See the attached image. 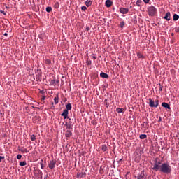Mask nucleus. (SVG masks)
<instances>
[{"instance_id":"1","label":"nucleus","mask_w":179,"mask_h":179,"mask_svg":"<svg viewBox=\"0 0 179 179\" xmlns=\"http://www.w3.org/2000/svg\"><path fill=\"white\" fill-rule=\"evenodd\" d=\"M152 169L154 171H159V169L161 172H164L166 174H169L171 172V167L169 166V164L164 163L161 164V162H157V160H155Z\"/></svg>"},{"instance_id":"2","label":"nucleus","mask_w":179,"mask_h":179,"mask_svg":"<svg viewBox=\"0 0 179 179\" xmlns=\"http://www.w3.org/2000/svg\"><path fill=\"white\" fill-rule=\"evenodd\" d=\"M148 14L149 15H155L157 14V8L154 7L153 5H151L150 7L148 8Z\"/></svg>"},{"instance_id":"3","label":"nucleus","mask_w":179,"mask_h":179,"mask_svg":"<svg viewBox=\"0 0 179 179\" xmlns=\"http://www.w3.org/2000/svg\"><path fill=\"white\" fill-rule=\"evenodd\" d=\"M148 103L150 107H157L159 106V99H149Z\"/></svg>"},{"instance_id":"4","label":"nucleus","mask_w":179,"mask_h":179,"mask_svg":"<svg viewBox=\"0 0 179 179\" xmlns=\"http://www.w3.org/2000/svg\"><path fill=\"white\" fill-rule=\"evenodd\" d=\"M120 12L121 13V14H128L129 8L120 7Z\"/></svg>"},{"instance_id":"5","label":"nucleus","mask_w":179,"mask_h":179,"mask_svg":"<svg viewBox=\"0 0 179 179\" xmlns=\"http://www.w3.org/2000/svg\"><path fill=\"white\" fill-rule=\"evenodd\" d=\"M164 19H166V21H170V20L171 19V12H166V14H165Z\"/></svg>"},{"instance_id":"6","label":"nucleus","mask_w":179,"mask_h":179,"mask_svg":"<svg viewBox=\"0 0 179 179\" xmlns=\"http://www.w3.org/2000/svg\"><path fill=\"white\" fill-rule=\"evenodd\" d=\"M66 109L64 110V113H68L69 110H71V109H72L71 103H66Z\"/></svg>"},{"instance_id":"7","label":"nucleus","mask_w":179,"mask_h":179,"mask_svg":"<svg viewBox=\"0 0 179 179\" xmlns=\"http://www.w3.org/2000/svg\"><path fill=\"white\" fill-rule=\"evenodd\" d=\"M55 164V160H50V162L48 164V167H50V169H54Z\"/></svg>"},{"instance_id":"8","label":"nucleus","mask_w":179,"mask_h":179,"mask_svg":"<svg viewBox=\"0 0 179 179\" xmlns=\"http://www.w3.org/2000/svg\"><path fill=\"white\" fill-rule=\"evenodd\" d=\"M162 106L165 107V109H171L170 105L167 102H162Z\"/></svg>"},{"instance_id":"9","label":"nucleus","mask_w":179,"mask_h":179,"mask_svg":"<svg viewBox=\"0 0 179 179\" xmlns=\"http://www.w3.org/2000/svg\"><path fill=\"white\" fill-rule=\"evenodd\" d=\"M101 77H103L104 79H108V74H106V72H101V74H100Z\"/></svg>"},{"instance_id":"10","label":"nucleus","mask_w":179,"mask_h":179,"mask_svg":"<svg viewBox=\"0 0 179 179\" xmlns=\"http://www.w3.org/2000/svg\"><path fill=\"white\" fill-rule=\"evenodd\" d=\"M106 6H111L113 5V1L111 0H106Z\"/></svg>"},{"instance_id":"11","label":"nucleus","mask_w":179,"mask_h":179,"mask_svg":"<svg viewBox=\"0 0 179 179\" xmlns=\"http://www.w3.org/2000/svg\"><path fill=\"white\" fill-rule=\"evenodd\" d=\"M85 176H86V173H77L78 178H85Z\"/></svg>"},{"instance_id":"12","label":"nucleus","mask_w":179,"mask_h":179,"mask_svg":"<svg viewBox=\"0 0 179 179\" xmlns=\"http://www.w3.org/2000/svg\"><path fill=\"white\" fill-rule=\"evenodd\" d=\"M85 5L87 6H90V5H92V1L91 0H86Z\"/></svg>"},{"instance_id":"13","label":"nucleus","mask_w":179,"mask_h":179,"mask_svg":"<svg viewBox=\"0 0 179 179\" xmlns=\"http://www.w3.org/2000/svg\"><path fill=\"white\" fill-rule=\"evenodd\" d=\"M173 21H178L179 19V15L178 14H173Z\"/></svg>"},{"instance_id":"14","label":"nucleus","mask_w":179,"mask_h":179,"mask_svg":"<svg viewBox=\"0 0 179 179\" xmlns=\"http://www.w3.org/2000/svg\"><path fill=\"white\" fill-rule=\"evenodd\" d=\"M71 135H72V132L71 131V130H66V137H71Z\"/></svg>"},{"instance_id":"15","label":"nucleus","mask_w":179,"mask_h":179,"mask_svg":"<svg viewBox=\"0 0 179 179\" xmlns=\"http://www.w3.org/2000/svg\"><path fill=\"white\" fill-rule=\"evenodd\" d=\"M147 134H141L140 139H146Z\"/></svg>"},{"instance_id":"16","label":"nucleus","mask_w":179,"mask_h":179,"mask_svg":"<svg viewBox=\"0 0 179 179\" xmlns=\"http://www.w3.org/2000/svg\"><path fill=\"white\" fill-rule=\"evenodd\" d=\"M55 103H59V95H56L54 99Z\"/></svg>"},{"instance_id":"17","label":"nucleus","mask_w":179,"mask_h":179,"mask_svg":"<svg viewBox=\"0 0 179 179\" xmlns=\"http://www.w3.org/2000/svg\"><path fill=\"white\" fill-rule=\"evenodd\" d=\"M20 151H21L22 153H29V151H28L26 148H21V149H20Z\"/></svg>"},{"instance_id":"18","label":"nucleus","mask_w":179,"mask_h":179,"mask_svg":"<svg viewBox=\"0 0 179 179\" xmlns=\"http://www.w3.org/2000/svg\"><path fill=\"white\" fill-rule=\"evenodd\" d=\"M26 164H27V163H26V162H24V161L20 162V166H21V167L26 166Z\"/></svg>"},{"instance_id":"19","label":"nucleus","mask_w":179,"mask_h":179,"mask_svg":"<svg viewBox=\"0 0 179 179\" xmlns=\"http://www.w3.org/2000/svg\"><path fill=\"white\" fill-rule=\"evenodd\" d=\"M117 113H123L124 109H121L120 107H117Z\"/></svg>"},{"instance_id":"20","label":"nucleus","mask_w":179,"mask_h":179,"mask_svg":"<svg viewBox=\"0 0 179 179\" xmlns=\"http://www.w3.org/2000/svg\"><path fill=\"white\" fill-rule=\"evenodd\" d=\"M68 113H62V116H64V120H66L68 117Z\"/></svg>"},{"instance_id":"21","label":"nucleus","mask_w":179,"mask_h":179,"mask_svg":"<svg viewBox=\"0 0 179 179\" xmlns=\"http://www.w3.org/2000/svg\"><path fill=\"white\" fill-rule=\"evenodd\" d=\"M102 150H103V151H107L108 148L106 146V144H103Z\"/></svg>"},{"instance_id":"22","label":"nucleus","mask_w":179,"mask_h":179,"mask_svg":"<svg viewBox=\"0 0 179 179\" xmlns=\"http://www.w3.org/2000/svg\"><path fill=\"white\" fill-rule=\"evenodd\" d=\"M137 56L138 58H144L143 55H142V52H138Z\"/></svg>"},{"instance_id":"23","label":"nucleus","mask_w":179,"mask_h":179,"mask_svg":"<svg viewBox=\"0 0 179 179\" xmlns=\"http://www.w3.org/2000/svg\"><path fill=\"white\" fill-rule=\"evenodd\" d=\"M120 28H124V26H125V22H124V21H122V22H120Z\"/></svg>"},{"instance_id":"24","label":"nucleus","mask_w":179,"mask_h":179,"mask_svg":"<svg viewBox=\"0 0 179 179\" xmlns=\"http://www.w3.org/2000/svg\"><path fill=\"white\" fill-rule=\"evenodd\" d=\"M52 7H46V11L47 12H52Z\"/></svg>"},{"instance_id":"25","label":"nucleus","mask_w":179,"mask_h":179,"mask_svg":"<svg viewBox=\"0 0 179 179\" xmlns=\"http://www.w3.org/2000/svg\"><path fill=\"white\" fill-rule=\"evenodd\" d=\"M141 3H142L141 0H137L136 5H138V6H141Z\"/></svg>"},{"instance_id":"26","label":"nucleus","mask_w":179,"mask_h":179,"mask_svg":"<svg viewBox=\"0 0 179 179\" xmlns=\"http://www.w3.org/2000/svg\"><path fill=\"white\" fill-rule=\"evenodd\" d=\"M31 141H36V136L34 134L31 136Z\"/></svg>"},{"instance_id":"27","label":"nucleus","mask_w":179,"mask_h":179,"mask_svg":"<svg viewBox=\"0 0 179 179\" xmlns=\"http://www.w3.org/2000/svg\"><path fill=\"white\" fill-rule=\"evenodd\" d=\"M143 178V174H138L137 179H142Z\"/></svg>"},{"instance_id":"28","label":"nucleus","mask_w":179,"mask_h":179,"mask_svg":"<svg viewBox=\"0 0 179 179\" xmlns=\"http://www.w3.org/2000/svg\"><path fill=\"white\" fill-rule=\"evenodd\" d=\"M41 165V168L42 169V170H44V167H45V166L44 165V164L43 162L40 163Z\"/></svg>"},{"instance_id":"29","label":"nucleus","mask_w":179,"mask_h":179,"mask_svg":"<svg viewBox=\"0 0 179 179\" xmlns=\"http://www.w3.org/2000/svg\"><path fill=\"white\" fill-rule=\"evenodd\" d=\"M104 103H105V105L106 106V107H108L109 103H108L107 99H105V100H104Z\"/></svg>"},{"instance_id":"30","label":"nucleus","mask_w":179,"mask_h":179,"mask_svg":"<svg viewBox=\"0 0 179 179\" xmlns=\"http://www.w3.org/2000/svg\"><path fill=\"white\" fill-rule=\"evenodd\" d=\"M17 159L18 160H20V159H22V155L18 154V155H17Z\"/></svg>"},{"instance_id":"31","label":"nucleus","mask_w":179,"mask_h":179,"mask_svg":"<svg viewBox=\"0 0 179 179\" xmlns=\"http://www.w3.org/2000/svg\"><path fill=\"white\" fill-rule=\"evenodd\" d=\"M82 10H87V7L85 5H83V7H81Z\"/></svg>"},{"instance_id":"32","label":"nucleus","mask_w":179,"mask_h":179,"mask_svg":"<svg viewBox=\"0 0 179 179\" xmlns=\"http://www.w3.org/2000/svg\"><path fill=\"white\" fill-rule=\"evenodd\" d=\"M66 127L67 128H71V125L70 123H66Z\"/></svg>"},{"instance_id":"33","label":"nucleus","mask_w":179,"mask_h":179,"mask_svg":"<svg viewBox=\"0 0 179 179\" xmlns=\"http://www.w3.org/2000/svg\"><path fill=\"white\" fill-rule=\"evenodd\" d=\"M162 90H163V86L159 85V92H162Z\"/></svg>"},{"instance_id":"34","label":"nucleus","mask_w":179,"mask_h":179,"mask_svg":"<svg viewBox=\"0 0 179 179\" xmlns=\"http://www.w3.org/2000/svg\"><path fill=\"white\" fill-rule=\"evenodd\" d=\"M145 3H149V2L150 1V0H143Z\"/></svg>"},{"instance_id":"35","label":"nucleus","mask_w":179,"mask_h":179,"mask_svg":"<svg viewBox=\"0 0 179 179\" xmlns=\"http://www.w3.org/2000/svg\"><path fill=\"white\" fill-rule=\"evenodd\" d=\"M5 159V157L0 156V162H2Z\"/></svg>"},{"instance_id":"36","label":"nucleus","mask_w":179,"mask_h":179,"mask_svg":"<svg viewBox=\"0 0 179 179\" xmlns=\"http://www.w3.org/2000/svg\"><path fill=\"white\" fill-rule=\"evenodd\" d=\"M46 63H48V64L51 63V59H46Z\"/></svg>"},{"instance_id":"37","label":"nucleus","mask_w":179,"mask_h":179,"mask_svg":"<svg viewBox=\"0 0 179 179\" xmlns=\"http://www.w3.org/2000/svg\"><path fill=\"white\" fill-rule=\"evenodd\" d=\"M87 31H90V27H86Z\"/></svg>"},{"instance_id":"38","label":"nucleus","mask_w":179,"mask_h":179,"mask_svg":"<svg viewBox=\"0 0 179 179\" xmlns=\"http://www.w3.org/2000/svg\"><path fill=\"white\" fill-rule=\"evenodd\" d=\"M1 13H3V15H6V13L3 10H1Z\"/></svg>"},{"instance_id":"39","label":"nucleus","mask_w":179,"mask_h":179,"mask_svg":"<svg viewBox=\"0 0 179 179\" xmlns=\"http://www.w3.org/2000/svg\"><path fill=\"white\" fill-rule=\"evenodd\" d=\"M176 31L179 32V27L178 28H176Z\"/></svg>"},{"instance_id":"40","label":"nucleus","mask_w":179,"mask_h":179,"mask_svg":"<svg viewBox=\"0 0 179 179\" xmlns=\"http://www.w3.org/2000/svg\"><path fill=\"white\" fill-rule=\"evenodd\" d=\"M94 59H96V56H93Z\"/></svg>"},{"instance_id":"41","label":"nucleus","mask_w":179,"mask_h":179,"mask_svg":"<svg viewBox=\"0 0 179 179\" xmlns=\"http://www.w3.org/2000/svg\"><path fill=\"white\" fill-rule=\"evenodd\" d=\"M45 99V96H43L42 97V100H44Z\"/></svg>"},{"instance_id":"42","label":"nucleus","mask_w":179,"mask_h":179,"mask_svg":"<svg viewBox=\"0 0 179 179\" xmlns=\"http://www.w3.org/2000/svg\"><path fill=\"white\" fill-rule=\"evenodd\" d=\"M4 36H8V33H5Z\"/></svg>"},{"instance_id":"43","label":"nucleus","mask_w":179,"mask_h":179,"mask_svg":"<svg viewBox=\"0 0 179 179\" xmlns=\"http://www.w3.org/2000/svg\"><path fill=\"white\" fill-rule=\"evenodd\" d=\"M159 121H162V118H161V117H159Z\"/></svg>"},{"instance_id":"44","label":"nucleus","mask_w":179,"mask_h":179,"mask_svg":"<svg viewBox=\"0 0 179 179\" xmlns=\"http://www.w3.org/2000/svg\"><path fill=\"white\" fill-rule=\"evenodd\" d=\"M92 63V62H90V64H91Z\"/></svg>"},{"instance_id":"45","label":"nucleus","mask_w":179,"mask_h":179,"mask_svg":"<svg viewBox=\"0 0 179 179\" xmlns=\"http://www.w3.org/2000/svg\"><path fill=\"white\" fill-rule=\"evenodd\" d=\"M6 179H8V178H6Z\"/></svg>"}]
</instances>
